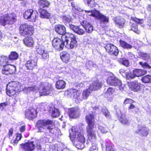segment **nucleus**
<instances>
[{"mask_svg": "<svg viewBox=\"0 0 151 151\" xmlns=\"http://www.w3.org/2000/svg\"><path fill=\"white\" fill-rule=\"evenodd\" d=\"M80 132L78 130L76 131L74 127H72L70 130V136L71 137L74 139L73 144L78 149H82L84 147L85 138L83 134V129L80 130Z\"/></svg>", "mask_w": 151, "mask_h": 151, "instance_id": "f257e3e1", "label": "nucleus"}, {"mask_svg": "<svg viewBox=\"0 0 151 151\" xmlns=\"http://www.w3.org/2000/svg\"><path fill=\"white\" fill-rule=\"evenodd\" d=\"M54 122L50 120H40L37 121L36 124V127L39 132H44L45 130H48L51 133H54L55 129L54 128Z\"/></svg>", "mask_w": 151, "mask_h": 151, "instance_id": "f03ea898", "label": "nucleus"}, {"mask_svg": "<svg viewBox=\"0 0 151 151\" xmlns=\"http://www.w3.org/2000/svg\"><path fill=\"white\" fill-rule=\"evenodd\" d=\"M22 89L21 84L18 82L12 81L9 83L6 86V93L11 96L21 91Z\"/></svg>", "mask_w": 151, "mask_h": 151, "instance_id": "7ed1b4c3", "label": "nucleus"}, {"mask_svg": "<svg viewBox=\"0 0 151 151\" xmlns=\"http://www.w3.org/2000/svg\"><path fill=\"white\" fill-rule=\"evenodd\" d=\"M65 46L68 49H72L77 46V41L75 36L70 33H67L65 35Z\"/></svg>", "mask_w": 151, "mask_h": 151, "instance_id": "20e7f679", "label": "nucleus"}, {"mask_svg": "<svg viewBox=\"0 0 151 151\" xmlns=\"http://www.w3.org/2000/svg\"><path fill=\"white\" fill-rule=\"evenodd\" d=\"M19 33L21 35L28 37L33 33L34 28L31 25L27 24H22L19 28Z\"/></svg>", "mask_w": 151, "mask_h": 151, "instance_id": "39448f33", "label": "nucleus"}, {"mask_svg": "<svg viewBox=\"0 0 151 151\" xmlns=\"http://www.w3.org/2000/svg\"><path fill=\"white\" fill-rule=\"evenodd\" d=\"M38 16V14L37 11L32 9L26 11L23 14V17L28 21L34 22Z\"/></svg>", "mask_w": 151, "mask_h": 151, "instance_id": "423d86ee", "label": "nucleus"}, {"mask_svg": "<svg viewBox=\"0 0 151 151\" xmlns=\"http://www.w3.org/2000/svg\"><path fill=\"white\" fill-rule=\"evenodd\" d=\"M96 128L94 126L87 127V134L88 139L91 142H96L97 136L96 134Z\"/></svg>", "mask_w": 151, "mask_h": 151, "instance_id": "0eeeda50", "label": "nucleus"}, {"mask_svg": "<svg viewBox=\"0 0 151 151\" xmlns=\"http://www.w3.org/2000/svg\"><path fill=\"white\" fill-rule=\"evenodd\" d=\"M85 4L88 6L93 8L96 5H100L103 6L106 3V0H83Z\"/></svg>", "mask_w": 151, "mask_h": 151, "instance_id": "6e6552de", "label": "nucleus"}, {"mask_svg": "<svg viewBox=\"0 0 151 151\" xmlns=\"http://www.w3.org/2000/svg\"><path fill=\"white\" fill-rule=\"evenodd\" d=\"M36 51L37 54L42 56V58L46 59L48 58V52L45 50V48L43 45H37Z\"/></svg>", "mask_w": 151, "mask_h": 151, "instance_id": "1a4fd4ad", "label": "nucleus"}, {"mask_svg": "<svg viewBox=\"0 0 151 151\" xmlns=\"http://www.w3.org/2000/svg\"><path fill=\"white\" fill-rule=\"evenodd\" d=\"M63 41L58 37L55 38L52 42V46L58 50H62L64 46Z\"/></svg>", "mask_w": 151, "mask_h": 151, "instance_id": "9d476101", "label": "nucleus"}, {"mask_svg": "<svg viewBox=\"0 0 151 151\" xmlns=\"http://www.w3.org/2000/svg\"><path fill=\"white\" fill-rule=\"evenodd\" d=\"M129 88L135 92H138L141 90V84L137 81L128 83Z\"/></svg>", "mask_w": 151, "mask_h": 151, "instance_id": "9b49d317", "label": "nucleus"}, {"mask_svg": "<svg viewBox=\"0 0 151 151\" xmlns=\"http://www.w3.org/2000/svg\"><path fill=\"white\" fill-rule=\"evenodd\" d=\"M16 68L14 65H9L3 67L2 70L3 74L8 75L10 74H13L15 73Z\"/></svg>", "mask_w": 151, "mask_h": 151, "instance_id": "f8f14e48", "label": "nucleus"}, {"mask_svg": "<svg viewBox=\"0 0 151 151\" xmlns=\"http://www.w3.org/2000/svg\"><path fill=\"white\" fill-rule=\"evenodd\" d=\"M107 81L108 84L114 86L120 85L121 84V81L113 74L108 77Z\"/></svg>", "mask_w": 151, "mask_h": 151, "instance_id": "ddd939ff", "label": "nucleus"}, {"mask_svg": "<svg viewBox=\"0 0 151 151\" xmlns=\"http://www.w3.org/2000/svg\"><path fill=\"white\" fill-rule=\"evenodd\" d=\"M105 48L107 51L115 56H117L118 54L119 51L117 48L112 44H107Z\"/></svg>", "mask_w": 151, "mask_h": 151, "instance_id": "4468645a", "label": "nucleus"}, {"mask_svg": "<svg viewBox=\"0 0 151 151\" xmlns=\"http://www.w3.org/2000/svg\"><path fill=\"white\" fill-rule=\"evenodd\" d=\"M45 85V86L43 87L42 89L39 92L40 96H46L50 93V91L52 90V85L46 83Z\"/></svg>", "mask_w": 151, "mask_h": 151, "instance_id": "2eb2a0df", "label": "nucleus"}, {"mask_svg": "<svg viewBox=\"0 0 151 151\" xmlns=\"http://www.w3.org/2000/svg\"><path fill=\"white\" fill-rule=\"evenodd\" d=\"M136 132L141 136H146L148 134L149 129L145 126L140 125Z\"/></svg>", "mask_w": 151, "mask_h": 151, "instance_id": "dca6fc26", "label": "nucleus"}, {"mask_svg": "<svg viewBox=\"0 0 151 151\" xmlns=\"http://www.w3.org/2000/svg\"><path fill=\"white\" fill-rule=\"evenodd\" d=\"M37 115L36 109L33 108L27 110L25 113L26 117L29 120H32Z\"/></svg>", "mask_w": 151, "mask_h": 151, "instance_id": "f3484780", "label": "nucleus"}, {"mask_svg": "<svg viewBox=\"0 0 151 151\" xmlns=\"http://www.w3.org/2000/svg\"><path fill=\"white\" fill-rule=\"evenodd\" d=\"M37 59L35 58L32 59L27 61L25 63V66L27 69L32 70L35 68L37 65Z\"/></svg>", "mask_w": 151, "mask_h": 151, "instance_id": "a211bd4d", "label": "nucleus"}, {"mask_svg": "<svg viewBox=\"0 0 151 151\" xmlns=\"http://www.w3.org/2000/svg\"><path fill=\"white\" fill-rule=\"evenodd\" d=\"M55 30L57 33L60 35H65L63 37V38H65V35L66 34V29L65 27L63 25L61 24L56 25L55 27Z\"/></svg>", "mask_w": 151, "mask_h": 151, "instance_id": "6ab92c4d", "label": "nucleus"}, {"mask_svg": "<svg viewBox=\"0 0 151 151\" xmlns=\"http://www.w3.org/2000/svg\"><path fill=\"white\" fill-rule=\"evenodd\" d=\"M68 114L69 117L71 118H76L79 114V111L77 108H71L68 110Z\"/></svg>", "mask_w": 151, "mask_h": 151, "instance_id": "aec40b11", "label": "nucleus"}, {"mask_svg": "<svg viewBox=\"0 0 151 151\" xmlns=\"http://www.w3.org/2000/svg\"><path fill=\"white\" fill-rule=\"evenodd\" d=\"M22 148L26 151H32L35 148V145L33 142H28L24 144L21 145Z\"/></svg>", "mask_w": 151, "mask_h": 151, "instance_id": "412c9836", "label": "nucleus"}, {"mask_svg": "<svg viewBox=\"0 0 151 151\" xmlns=\"http://www.w3.org/2000/svg\"><path fill=\"white\" fill-rule=\"evenodd\" d=\"M67 94L68 96L73 99L76 102H78V97L80 95V93L75 89H70L67 91Z\"/></svg>", "mask_w": 151, "mask_h": 151, "instance_id": "4be33fe9", "label": "nucleus"}, {"mask_svg": "<svg viewBox=\"0 0 151 151\" xmlns=\"http://www.w3.org/2000/svg\"><path fill=\"white\" fill-rule=\"evenodd\" d=\"M81 24L85 28L87 32L90 33L92 32L93 27L89 22L86 21H83L81 22Z\"/></svg>", "mask_w": 151, "mask_h": 151, "instance_id": "5701e85b", "label": "nucleus"}, {"mask_svg": "<svg viewBox=\"0 0 151 151\" xmlns=\"http://www.w3.org/2000/svg\"><path fill=\"white\" fill-rule=\"evenodd\" d=\"M92 91L89 88L84 91L82 93V95L81 96H80V95H79L78 97V102L81 101L83 99H87Z\"/></svg>", "mask_w": 151, "mask_h": 151, "instance_id": "b1692460", "label": "nucleus"}, {"mask_svg": "<svg viewBox=\"0 0 151 151\" xmlns=\"http://www.w3.org/2000/svg\"><path fill=\"white\" fill-rule=\"evenodd\" d=\"M86 121L88 124L87 127L94 126V117L92 114H89L86 117Z\"/></svg>", "mask_w": 151, "mask_h": 151, "instance_id": "393cba45", "label": "nucleus"}, {"mask_svg": "<svg viewBox=\"0 0 151 151\" xmlns=\"http://www.w3.org/2000/svg\"><path fill=\"white\" fill-rule=\"evenodd\" d=\"M114 19L115 22L119 26V27L123 28L124 27L126 23V20L124 18L120 17H117Z\"/></svg>", "mask_w": 151, "mask_h": 151, "instance_id": "a878e982", "label": "nucleus"}, {"mask_svg": "<svg viewBox=\"0 0 151 151\" xmlns=\"http://www.w3.org/2000/svg\"><path fill=\"white\" fill-rule=\"evenodd\" d=\"M69 27L71 29L79 35H82L85 33V31L79 27L69 24Z\"/></svg>", "mask_w": 151, "mask_h": 151, "instance_id": "bb28decb", "label": "nucleus"}, {"mask_svg": "<svg viewBox=\"0 0 151 151\" xmlns=\"http://www.w3.org/2000/svg\"><path fill=\"white\" fill-rule=\"evenodd\" d=\"M60 57L62 61L67 63L70 60V55L68 52L64 51L60 53Z\"/></svg>", "mask_w": 151, "mask_h": 151, "instance_id": "cd10ccee", "label": "nucleus"}, {"mask_svg": "<svg viewBox=\"0 0 151 151\" xmlns=\"http://www.w3.org/2000/svg\"><path fill=\"white\" fill-rule=\"evenodd\" d=\"M101 86L102 85L100 82L98 81H96L93 82V83L90 85L89 88L92 91L93 90H96L101 88Z\"/></svg>", "mask_w": 151, "mask_h": 151, "instance_id": "c85d7f7f", "label": "nucleus"}, {"mask_svg": "<svg viewBox=\"0 0 151 151\" xmlns=\"http://www.w3.org/2000/svg\"><path fill=\"white\" fill-rule=\"evenodd\" d=\"M7 15V18L9 22V24H12L15 22L17 20V16L16 14L14 13H11Z\"/></svg>", "mask_w": 151, "mask_h": 151, "instance_id": "c756f323", "label": "nucleus"}, {"mask_svg": "<svg viewBox=\"0 0 151 151\" xmlns=\"http://www.w3.org/2000/svg\"><path fill=\"white\" fill-rule=\"evenodd\" d=\"M98 14L96 17L101 22H108L109 21V18L100 13L98 11Z\"/></svg>", "mask_w": 151, "mask_h": 151, "instance_id": "7c9ffc66", "label": "nucleus"}, {"mask_svg": "<svg viewBox=\"0 0 151 151\" xmlns=\"http://www.w3.org/2000/svg\"><path fill=\"white\" fill-rule=\"evenodd\" d=\"M39 11L40 14V17L41 18L48 19L50 17V14L48 13L46 10L40 9Z\"/></svg>", "mask_w": 151, "mask_h": 151, "instance_id": "2f4dec72", "label": "nucleus"}, {"mask_svg": "<svg viewBox=\"0 0 151 151\" xmlns=\"http://www.w3.org/2000/svg\"><path fill=\"white\" fill-rule=\"evenodd\" d=\"M147 73L146 70L141 69H137L133 71V73L134 74L135 77H139Z\"/></svg>", "mask_w": 151, "mask_h": 151, "instance_id": "473e14b6", "label": "nucleus"}, {"mask_svg": "<svg viewBox=\"0 0 151 151\" xmlns=\"http://www.w3.org/2000/svg\"><path fill=\"white\" fill-rule=\"evenodd\" d=\"M66 86L65 82L62 80H58L56 82V87L59 89H63Z\"/></svg>", "mask_w": 151, "mask_h": 151, "instance_id": "72a5a7b5", "label": "nucleus"}, {"mask_svg": "<svg viewBox=\"0 0 151 151\" xmlns=\"http://www.w3.org/2000/svg\"><path fill=\"white\" fill-rule=\"evenodd\" d=\"M7 17V15H6V14L0 17V24H1L5 26L7 24H9Z\"/></svg>", "mask_w": 151, "mask_h": 151, "instance_id": "f704fd0d", "label": "nucleus"}, {"mask_svg": "<svg viewBox=\"0 0 151 151\" xmlns=\"http://www.w3.org/2000/svg\"><path fill=\"white\" fill-rule=\"evenodd\" d=\"M119 120L123 124L128 125L130 123V121L127 119L124 115H122L119 119Z\"/></svg>", "mask_w": 151, "mask_h": 151, "instance_id": "c9c22d12", "label": "nucleus"}, {"mask_svg": "<svg viewBox=\"0 0 151 151\" xmlns=\"http://www.w3.org/2000/svg\"><path fill=\"white\" fill-rule=\"evenodd\" d=\"M121 46L124 49H131L132 47V46L124 41L120 40L119 41Z\"/></svg>", "mask_w": 151, "mask_h": 151, "instance_id": "e433bc0d", "label": "nucleus"}, {"mask_svg": "<svg viewBox=\"0 0 151 151\" xmlns=\"http://www.w3.org/2000/svg\"><path fill=\"white\" fill-rule=\"evenodd\" d=\"M38 4L40 7H48L50 4L49 2L46 0H40L39 1Z\"/></svg>", "mask_w": 151, "mask_h": 151, "instance_id": "4c0bfd02", "label": "nucleus"}, {"mask_svg": "<svg viewBox=\"0 0 151 151\" xmlns=\"http://www.w3.org/2000/svg\"><path fill=\"white\" fill-rule=\"evenodd\" d=\"M24 92H26L27 93L31 91H32L33 92H37L38 90V88L37 86H35L30 87H25L24 89Z\"/></svg>", "mask_w": 151, "mask_h": 151, "instance_id": "58836bf2", "label": "nucleus"}, {"mask_svg": "<svg viewBox=\"0 0 151 151\" xmlns=\"http://www.w3.org/2000/svg\"><path fill=\"white\" fill-rule=\"evenodd\" d=\"M24 44L28 46H32L33 44V41L32 39L30 37H28L24 40Z\"/></svg>", "mask_w": 151, "mask_h": 151, "instance_id": "ea45409f", "label": "nucleus"}, {"mask_svg": "<svg viewBox=\"0 0 151 151\" xmlns=\"http://www.w3.org/2000/svg\"><path fill=\"white\" fill-rule=\"evenodd\" d=\"M85 14L87 16H92L96 17L98 14V11L96 10H92L91 11H85Z\"/></svg>", "mask_w": 151, "mask_h": 151, "instance_id": "a19ab883", "label": "nucleus"}, {"mask_svg": "<svg viewBox=\"0 0 151 151\" xmlns=\"http://www.w3.org/2000/svg\"><path fill=\"white\" fill-rule=\"evenodd\" d=\"M9 59L7 57L4 56L1 58L0 60V63L1 65H3V67L6 65H9Z\"/></svg>", "mask_w": 151, "mask_h": 151, "instance_id": "79ce46f5", "label": "nucleus"}, {"mask_svg": "<svg viewBox=\"0 0 151 151\" xmlns=\"http://www.w3.org/2000/svg\"><path fill=\"white\" fill-rule=\"evenodd\" d=\"M96 64L94 62L92 61H89L86 63L85 67L86 69H91L93 67H96Z\"/></svg>", "mask_w": 151, "mask_h": 151, "instance_id": "37998d69", "label": "nucleus"}, {"mask_svg": "<svg viewBox=\"0 0 151 151\" xmlns=\"http://www.w3.org/2000/svg\"><path fill=\"white\" fill-rule=\"evenodd\" d=\"M141 80L144 83H150L151 82V76L147 75L144 76L142 78Z\"/></svg>", "mask_w": 151, "mask_h": 151, "instance_id": "c03bdc74", "label": "nucleus"}, {"mask_svg": "<svg viewBox=\"0 0 151 151\" xmlns=\"http://www.w3.org/2000/svg\"><path fill=\"white\" fill-rule=\"evenodd\" d=\"M52 116L53 117H58L60 115V112L58 110L55 108L52 109Z\"/></svg>", "mask_w": 151, "mask_h": 151, "instance_id": "a18cd8bd", "label": "nucleus"}, {"mask_svg": "<svg viewBox=\"0 0 151 151\" xmlns=\"http://www.w3.org/2000/svg\"><path fill=\"white\" fill-rule=\"evenodd\" d=\"M138 26L137 24H133L131 27V30L133 31L135 33L139 34L140 31L138 29Z\"/></svg>", "mask_w": 151, "mask_h": 151, "instance_id": "49530a36", "label": "nucleus"}, {"mask_svg": "<svg viewBox=\"0 0 151 151\" xmlns=\"http://www.w3.org/2000/svg\"><path fill=\"white\" fill-rule=\"evenodd\" d=\"M18 55L15 52H12L9 56V58L10 60L17 59L18 57Z\"/></svg>", "mask_w": 151, "mask_h": 151, "instance_id": "de8ad7c7", "label": "nucleus"}, {"mask_svg": "<svg viewBox=\"0 0 151 151\" xmlns=\"http://www.w3.org/2000/svg\"><path fill=\"white\" fill-rule=\"evenodd\" d=\"M139 63L143 68L147 69H150L151 68L150 65L146 62H139Z\"/></svg>", "mask_w": 151, "mask_h": 151, "instance_id": "09e8293b", "label": "nucleus"}, {"mask_svg": "<svg viewBox=\"0 0 151 151\" xmlns=\"http://www.w3.org/2000/svg\"><path fill=\"white\" fill-rule=\"evenodd\" d=\"M62 19L63 23L66 24L67 23H69L71 21V18L69 17L65 16H63L62 17Z\"/></svg>", "mask_w": 151, "mask_h": 151, "instance_id": "8fccbe9b", "label": "nucleus"}, {"mask_svg": "<svg viewBox=\"0 0 151 151\" xmlns=\"http://www.w3.org/2000/svg\"><path fill=\"white\" fill-rule=\"evenodd\" d=\"M127 79H130L134 78L135 77L134 74L131 72L127 73L125 76Z\"/></svg>", "mask_w": 151, "mask_h": 151, "instance_id": "3c124183", "label": "nucleus"}, {"mask_svg": "<svg viewBox=\"0 0 151 151\" xmlns=\"http://www.w3.org/2000/svg\"><path fill=\"white\" fill-rule=\"evenodd\" d=\"M119 61L121 63L126 66H128L129 65V62L128 60L126 59H121Z\"/></svg>", "mask_w": 151, "mask_h": 151, "instance_id": "603ef678", "label": "nucleus"}, {"mask_svg": "<svg viewBox=\"0 0 151 151\" xmlns=\"http://www.w3.org/2000/svg\"><path fill=\"white\" fill-rule=\"evenodd\" d=\"M102 111L106 117L107 118H110V115L109 112H108V110L106 108L103 109Z\"/></svg>", "mask_w": 151, "mask_h": 151, "instance_id": "864d4df0", "label": "nucleus"}, {"mask_svg": "<svg viewBox=\"0 0 151 151\" xmlns=\"http://www.w3.org/2000/svg\"><path fill=\"white\" fill-rule=\"evenodd\" d=\"M98 129L103 133H106L108 131L107 128L106 127H104L100 125L99 126Z\"/></svg>", "mask_w": 151, "mask_h": 151, "instance_id": "5fc2aeb1", "label": "nucleus"}, {"mask_svg": "<svg viewBox=\"0 0 151 151\" xmlns=\"http://www.w3.org/2000/svg\"><path fill=\"white\" fill-rule=\"evenodd\" d=\"M92 147H90V151H93L94 150H96L97 149V145L95 142H92Z\"/></svg>", "mask_w": 151, "mask_h": 151, "instance_id": "6e6d98bb", "label": "nucleus"}, {"mask_svg": "<svg viewBox=\"0 0 151 151\" xmlns=\"http://www.w3.org/2000/svg\"><path fill=\"white\" fill-rule=\"evenodd\" d=\"M131 19L135 22L136 23L139 24H142L143 22V19H139L136 17H132L131 18Z\"/></svg>", "mask_w": 151, "mask_h": 151, "instance_id": "4d7b16f0", "label": "nucleus"}, {"mask_svg": "<svg viewBox=\"0 0 151 151\" xmlns=\"http://www.w3.org/2000/svg\"><path fill=\"white\" fill-rule=\"evenodd\" d=\"M114 92V90L113 89L111 88H109L107 90L106 92V94L107 95L109 96L112 95Z\"/></svg>", "mask_w": 151, "mask_h": 151, "instance_id": "13d9d810", "label": "nucleus"}, {"mask_svg": "<svg viewBox=\"0 0 151 151\" xmlns=\"http://www.w3.org/2000/svg\"><path fill=\"white\" fill-rule=\"evenodd\" d=\"M141 56L144 60H147L150 58V55L146 53H141Z\"/></svg>", "mask_w": 151, "mask_h": 151, "instance_id": "bf43d9fd", "label": "nucleus"}, {"mask_svg": "<svg viewBox=\"0 0 151 151\" xmlns=\"http://www.w3.org/2000/svg\"><path fill=\"white\" fill-rule=\"evenodd\" d=\"M133 103L134 101L132 99H127L124 101V103L126 104H133Z\"/></svg>", "mask_w": 151, "mask_h": 151, "instance_id": "052dcab7", "label": "nucleus"}, {"mask_svg": "<svg viewBox=\"0 0 151 151\" xmlns=\"http://www.w3.org/2000/svg\"><path fill=\"white\" fill-rule=\"evenodd\" d=\"M62 146L63 145L62 144L59 145L58 147L56 148L55 150H56V151H62L63 150Z\"/></svg>", "mask_w": 151, "mask_h": 151, "instance_id": "680f3d73", "label": "nucleus"}, {"mask_svg": "<svg viewBox=\"0 0 151 151\" xmlns=\"http://www.w3.org/2000/svg\"><path fill=\"white\" fill-rule=\"evenodd\" d=\"M119 73L122 75L124 77L125 76L127 73L125 72V70L123 69H121L120 70Z\"/></svg>", "mask_w": 151, "mask_h": 151, "instance_id": "e2e57ef3", "label": "nucleus"}, {"mask_svg": "<svg viewBox=\"0 0 151 151\" xmlns=\"http://www.w3.org/2000/svg\"><path fill=\"white\" fill-rule=\"evenodd\" d=\"M7 104L6 103H3L0 104V109L3 110L4 107L7 106Z\"/></svg>", "mask_w": 151, "mask_h": 151, "instance_id": "0e129e2a", "label": "nucleus"}, {"mask_svg": "<svg viewBox=\"0 0 151 151\" xmlns=\"http://www.w3.org/2000/svg\"><path fill=\"white\" fill-rule=\"evenodd\" d=\"M13 129L12 128H10L9 130V132L8 133V135H9V137H10L12 136L13 134Z\"/></svg>", "mask_w": 151, "mask_h": 151, "instance_id": "69168bd1", "label": "nucleus"}, {"mask_svg": "<svg viewBox=\"0 0 151 151\" xmlns=\"http://www.w3.org/2000/svg\"><path fill=\"white\" fill-rule=\"evenodd\" d=\"M22 135L20 134H17L15 139L17 140L18 141L20 140L22 138Z\"/></svg>", "mask_w": 151, "mask_h": 151, "instance_id": "338daca9", "label": "nucleus"}, {"mask_svg": "<svg viewBox=\"0 0 151 151\" xmlns=\"http://www.w3.org/2000/svg\"><path fill=\"white\" fill-rule=\"evenodd\" d=\"M116 86H118V88H119L120 91H122L124 89V86H122V83H121V84L120 85H117Z\"/></svg>", "mask_w": 151, "mask_h": 151, "instance_id": "774afa93", "label": "nucleus"}]
</instances>
